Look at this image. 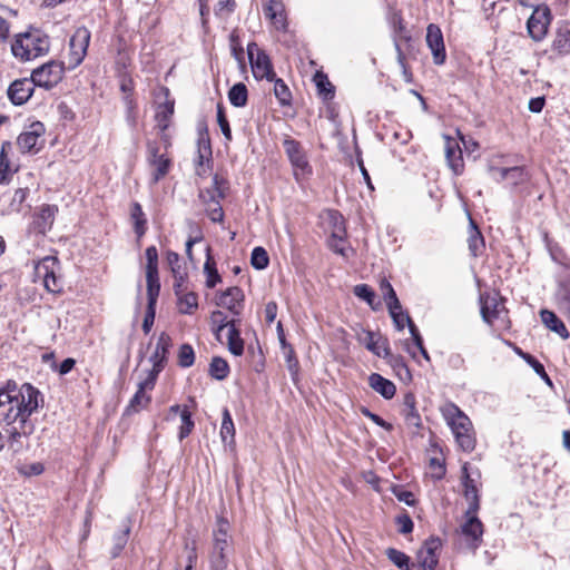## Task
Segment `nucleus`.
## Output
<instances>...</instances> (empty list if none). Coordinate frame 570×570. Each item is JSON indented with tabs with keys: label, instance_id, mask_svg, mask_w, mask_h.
<instances>
[{
	"label": "nucleus",
	"instance_id": "20",
	"mask_svg": "<svg viewBox=\"0 0 570 570\" xmlns=\"http://www.w3.org/2000/svg\"><path fill=\"white\" fill-rule=\"evenodd\" d=\"M358 341L379 357L387 358L391 356L387 338L382 337L372 331L363 330L358 335Z\"/></svg>",
	"mask_w": 570,
	"mask_h": 570
},
{
	"label": "nucleus",
	"instance_id": "36",
	"mask_svg": "<svg viewBox=\"0 0 570 570\" xmlns=\"http://www.w3.org/2000/svg\"><path fill=\"white\" fill-rule=\"evenodd\" d=\"M353 293L360 299L365 301L367 303V305L373 311H376L381 307V302L376 299L375 292L373 291V288L370 285H367V284L355 285L353 288Z\"/></svg>",
	"mask_w": 570,
	"mask_h": 570
},
{
	"label": "nucleus",
	"instance_id": "63",
	"mask_svg": "<svg viewBox=\"0 0 570 570\" xmlns=\"http://www.w3.org/2000/svg\"><path fill=\"white\" fill-rule=\"evenodd\" d=\"M174 276V292L177 295L179 294H183L186 292V278H187V273L184 271V272H180L179 274H175L173 275Z\"/></svg>",
	"mask_w": 570,
	"mask_h": 570
},
{
	"label": "nucleus",
	"instance_id": "45",
	"mask_svg": "<svg viewBox=\"0 0 570 570\" xmlns=\"http://www.w3.org/2000/svg\"><path fill=\"white\" fill-rule=\"evenodd\" d=\"M557 302L560 311L570 318V282L561 284L557 292Z\"/></svg>",
	"mask_w": 570,
	"mask_h": 570
},
{
	"label": "nucleus",
	"instance_id": "8",
	"mask_svg": "<svg viewBox=\"0 0 570 570\" xmlns=\"http://www.w3.org/2000/svg\"><path fill=\"white\" fill-rule=\"evenodd\" d=\"M552 20L551 10L548 6H538L527 21V30L530 38L535 41H542L549 30Z\"/></svg>",
	"mask_w": 570,
	"mask_h": 570
},
{
	"label": "nucleus",
	"instance_id": "54",
	"mask_svg": "<svg viewBox=\"0 0 570 570\" xmlns=\"http://www.w3.org/2000/svg\"><path fill=\"white\" fill-rule=\"evenodd\" d=\"M217 122L219 125V128H220L225 139L230 141L232 138H233L232 137V130H230V127H229V122H228V120L226 118L224 108L220 105L217 106Z\"/></svg>",
	"mask_w": 570,
	"mask_h": 570
},
{
	"label": "nucleus",
	"instance_id": "25",
	"mask_svg": "<svg viewBox=\"0 0 570 570\" xmlns=\"http://www.w3.org/2000/svg\"><path fill=\"white\" fill-rule=\"evenodd\" d=\"M551 50L557 57L570 53V26L568 23L557 28Z\"/></svg>",
	"mask_w": 570,
	"mask_h": 570
},
{
	"label": "nucleus",
	"instance_id": "56",
	"mask_svg": "<svg viewBox=\"0 0 570 570\" xmlns=\"http://www.w3.org/2000/svg\"><path fill=\"white\" fill-rule=\"evenodd\" d=\"M236 2L234 0H218L215 7V14L229 16L235 11Z\"/></svg>",
	"mask_w": 570,
	"mask_h": 570
},
{
	"label": "nucleus",
	"instance_id": "52",
	"mask_svg": "<svg viewBox=\"0 0 570 570\" xmlns=\"http://www.w3.org/2000/svg\"><path fill=\"white\" fill-rule=\"evenodd\" d=\"M210 322L217 340H219L220 332L226 327H230L232 323V321L226 320V315L222 311H214L210 315Z\"/></svg>",
	"mask_w": 570,
	"mask_h": 570
},
{
	"label": "nucleus",
	"instance_id": "41",
	"mask_svg": "<svg viewBox=\"0 0 570 570\" xmlns=\"http://www.w3.org/2000/svg\"><path fill=\"white\" fill-rule=\"evenodd\" d=\"M386 557L401 570H414L415 563L410 562V557L394 548L386 550Z\"/></svg>",
	"mask_w": 570,
	"mask_h": 570
},
{
	"label": "nucleus",
	"instance_id": "21",
	"mask_svg": "<svg viewBox=\"0 0 570 570\" xmlns=\"http://www.w3.org/2000/svg\"><path fill=\"white\" fill-rule=\"evenodd\" d=\"M35 87L31 78L17 79L8 88V98L13 105L21 106L31 98Z\"/></svg>",
	"mask_w": 570,
	"mask_h": 570
},
{
	"label": "nucleus",
	"instance_id": "59",
	"mask_svg": "<svg viewBox=\"0 0 570 570\" xmlns=\"http://www.w3.org/2000/svg\"><path fill=\"white\" fill-rule=\"evenodd\" d=\"M167 263L170 267L173 275L179 274L180 272L185 271V268L180 264L179 255L175 252L167 253Z\"/></svg>",
	"mask_w": 570,
	"mask_h": 570
},
{
	"label": "nucleus",
	"instance_id": "22",
	"mask_svg": "<svg viewBox=\"0 0 570 570\" xmlns=\"http://www.w3.org/2000/svg\"><path fill=\"white\" fill-rule=\"evenodd\" d=\"M244 297V293L238 286L228 287L218 294L216 305L227 308L235 315H239Z\"/></svg>",
	"mask_w": 570,
	"mask_h": 570
},
{
	"label": "nucleus",
	"instance_id": "37",
	"mask_svg": "<svg viewBox=\"0 0 570 570\" xmlns=\"http://www.w3.org/2000/svg\"><path fill=\"white\" fill-rule=\"evenodd\" d=\"M130 522L127 520L122 524V529L116 533L112 538L114 544L110 550L111 558H117L120 556L121 551L126 547L130 533Z\"/></svg>",
	"mask_w": 570,
	"mask_h": 570
},
{
	"label": "nucleus",
	"instance_id": "46",
	"mask_svg": "<svg viewBox=\"0 0 570 570\" xmlns=\"http://www.w3.org/2000/svg\"><path fill=\"white\" fill-rule=\"evenodd\" d=\"M149 164L155 167L154 180L158 181L163 178L169 170L170 160L164 154L156 158H150Z\"/></svg>",
	"mask_w": 570,
	"mask_h": 570
},
{
	"label": "nucleus",
	"instance_id": "55",
	"mask_svg": "<svg viewBox=\"0 0 570 570\" xmlns=\"http://www.w3.org/2000/svg\"><path fill=\"white\" fill-rule=\"evenodd\" d=\"M230 50L232 56L239 62L243 63L244 61V49L239 43L238 35L234 31L232 32L230 37Z\"/></svg>",
	"mask_w": 570,
	"mask_h": 570
},
{
	"label": "nucleus",
	"instance_id": "57",
	"mask_svg": "<svg viewBox=\"0 0 570 570\" xmlns=\"http://www.w3.org/2000/svg\"><path fill=\"white\" fill-rule=\"evenodd\" d=\"M147 264L146 271H158V252L155 246H149L145 252Z\"/></svg>",
	"mask_w": 570,
	"mask_h": 570
},
{
	"label": "nucleus",
	"instance_id": "15",
	"mask_svg": "<svg viewBox=\"0 0 570 570\" xmlns=\"http://www.w3.org/2000/svg\"><path fill=\"white\" fill-rule=\"evenodd\" d=\"M161 94L164 95L165 101L159 102L157 105L155 119L157 122V127L161 131V138L168 144V136L165 131L169 128L171 124V118L175 112V100L170 98L169 89L166 87H161Z\"/></svg>",
	"mask_w": 570,
	"mask_h": 570
},
{
	"label": "nucleus",
	"instance_id": "64",
	"mask_svg": "<svg viewBox=\"0 0 570 570\" xmlns=\"http://www.w3.org/2000/svg\"><path fill=\"white\" fill-rule=\"evenodd\" d=\"M448 365L453 370H464L465 358L461 353H452L448 357Z\"/></svg>",
	"mask_w": 570,
	"mask_h": 570
},
{
	"label": "nucleus",
	"instance_id": "6",
	"mask_svg": "<svg viewBox=\"0 0 570 570\" xmlns=\"http://www.w3.org/2000/svg\"><path fill=\"white\" fill-rule=\"evenodd\" d=\"M478 512H471L466 509L464 513V522L460 527V531L465 539L466 548L475 552L481 546L483 539L484 527L478 518Z\"/></svg>",
	"mask_w": 570,
	"mask_h": 570
},
{
	"label": "nucleus",
	"instance_id": "43",
	"mask_svg": "<svg viewBox=\"0 0 570 570\" xmlns=\"http://www.w3.org/2000/svg\"><path fill=\"white\" fill-rule=\"evenodd\" d=\"M178 308L183 314H191L198 306L197 295L194 292H185L177 295Z\"/></svg>",
	"mask_w": 570,
	"mask_h": 570
},
{
	"label": "nucleus",
	"instance_id": "47",
	"mask_svg": "<svg viewBox=\"0 0 570 570\" xmlns=\"http://www.w3.org/2000/svg\"><path fill=\"white\" fill-rule=\"evenodd\" d=\"M328 216L331 223L333 224L332 234L334 236V240L342 242L343 238L345 237V226L342 215L336 210H331L328 212Z\"/></svg>",
	"mask_w": 570,
	"mask_h": 570
},
{
	"label": "nucleus",
	"instance_id": "17",
	"mask_svg": "<svg viewBox=\"0 0 570 570\" xmlns=\"http://www.w3.org/2000/svg\"><path fill=\"white\" fill-rule=\"evenodd\" d=\"M426 45L430 48L433 57V62L441 66L445 62L446 51L443 40V33L439 26L430 23L426 28Z\"/></svg>",
	"mask_w": 570,
	"mask_h": 570
},
{
	"label": "nucleus",
	"instance_id": "16",
	"mask_svg": "<svg viewBox=\"0 0 570 570\" xmlns=\"http://www.w3.org/2000/svg\"><path fill=\"white\" fill-rule=\"evenodd\" d=\"M58 264L59 262L56 257L46 256L35 267L36 274L43 277V285L50 293H59L62 288L55 273Z\"/></svg>",
	"mask_w": 570,
	"mask_h": 570
},
{
	"label": "nucleus",
	"instance_id": "44",
	"mask_svg": "<svg viewBox=\"0 0 570 570\" xmlns=\"http://www.w3.org/2000/svg\"><path fill=\"white\" fill-rule=\"evenodd\" d=\"M314 81L317 87L318 94L323 96L325 100L334 97V86L330 82L327 76L321 71L314 76Z\"/></svg>",
	"mask_w": 570,
	"mask_h": 570
},
{
	"label": "nucleus",
	"instance_id": "42",
	"mask_svg": "<svg viewBox=\"0 0 570 570\" xmlns=\"http://www.w3.org/2000/svg\"><path fill=\"white\" fill-rule=\"evenodd\" d=\"M209 374L218 381L225 380L229 374L228 363L219 356L213 357L209 364Z\"/></svg>",
	"mask_w": 570,
	"mask_h": 570
},
{
	"label": "nucleus",
	"instance_id": "40",
	"mask_svg": "<svg viewBox=\"0 0 570 570\" xmlns=\"http://www.w3.org/2000/svg\"><path fill=\"white\" fill-rule=\"evenodd\" d=\"M228 99L234 107L246 106L248 99L246 86L243 82L235 83L228 91Z\"/></svg>",
	"mask_w": 570,
	"mask_h": 570
},
{
	"label": "nucleus",
	"instance_id": "29",
	"mask_svg": "<svg viewBox=\"0 0 570 570\" xmlns=\"http://www.w3.org/2000/svg\"><path fill=\"white\" fill-rule=\"evenodd\" d=\"M445 157L453 173L455 175L462 174L464 167L462 151L459 145L450 138L446 139Z\"/></svg>",
	"mask_w": 570,
	"mask_h": 570
},
{
	"label": "nucleus",
	"instance_id": "51",
	"mask_svg": "<svg viewBox=\"0 0 570 570\" xmlns=\"http://www.w3.org/2000/svg\"><path fill=\"white\" fill-rule=\"evenodd\" d=\"M222 200H210L203 203L209 219L214 223H219L224 219V210L220 204Z\"/></svg>",
	"mask_w": 570,
	"mask_h": 570
},
{
	"label": "nucleus",
	"instance_id": "11",
	"mask_svg": "<svg viewBox=\"0 0 570 570\" xmlns=\"http://www.w3.org/2000/svg\"><path fill=\"white\" fill-rule=\"evenodd\" d=\"M45 125L40 121H35L28 126L17 138V146L21 153H38L42 147L39 144L45 134ZM43 142V140H41Z\"/></svg>",
	"mask_w": 570,
	"mask_h": 570
},
{
	"label": "nucleus",
	"instance_id": "19",
	"mask_svg": "<svg viewBox=\"0 0 570 570\" xmlns=\"http://www.w3.org/2000/svg\"><path fill=\"white\" fill-rule=\"evenodd\" d=\"M461 484L463 487V495L468 501V509L471 512H479L480 495L476 487V480L469 472V463L462 465Z\"/></svg>",
	"mask_w": 570,
	"mask_h": 570
},
{
	"label": "nucleus",
	"instance_id": "33",
	"mask_svg": "<svg viewBox=\"0 0 570 570\" xmlns=\"http://www.w3.org/2000/svg\"><path fill=\"white\" fill-rule=\"evenodd\" d=\"M237 322L232 320L230 327H228L227 346L232 354L240 356L244 353V341L240 337Z\"/></svg>",
	"mask_w": 570,
	"mask_h": 570
},
{
	"label": "nucleus",
	"instance_id": "31",
	"mask_svg": "<svg viewBox=\"0 0 570 570\" xmlns=\"http://www.w3.org/2000/svg\"><path fill=\"white\" fill-rule=\"evenodd\" d=\"M57 212L58 207L55 205H45L41 207L35 219V225L39 233L45 234L51 228Z\"/></svg>",
	"mask_w": 570,
	"mask_h": 570
},
{
	"label": "nucleus",
	"instance_id": "10",
	"mask_svg": "<svg viewBox=\"0 0 570 570\" xmlns=\"http://www.w3.org/2000/svg\"><path fill=\"white\" fill-rule=\"evenodd\" d=\"M380 288L395 327L402 331L406 324V316L410 315L402 311L396 293L387 279L384 278L381 281Z\"/></svg>",
	"mask_w": 570,
	"mask_h": 570
},
{
	"label": "nucleus",
	"instance_id": "4",
	"mask_svg": "<svg viewBox=\"0 0 570 570\" xmlns=\"http://www.w3.org/2000/svg\"><path fill=\"white\" fill-rule=\"evenodd\" d=\"M232 549L230 524L222 515L217 517L215 528L212 533V549L208 559H227V553Z\"/></svg>",
	"mask_w": 570,
	"mask_h": 570
},
{
	"label": "nucleus",
	"instance_id": "23",
	"mask_svg": "<svg viewBox=\"0 0 570 570\" xmlns=\"http://www.w3.org/2000/svg\"><path fill=\"white\" fill-rule=\"evenodd\" d=\"M228 189V181L224 179L222 176L215 175L213 178L212 186L202 189L199 193V198L202 203H207L210 200H222L227 196Z\"/></svg>",
	"mask_w": 570,
	"mask_h": 570
},
{
	"label": "nucleus",
	"instance_id": "61",
	"mask_svg": "<svg viewBox=\"0 0 570 570\" xmlns=\"http://www.w3.org/2000/svg\"><path fill=\"white\" fill-rule=\"evenodd\" d=\"M405 422L410 426L419 428L421 425V416L415 407L403 410Z\"/></svg>",
	"mask_w": 570,
	"mask_h": 570
},
{
	"label": "nucleus",
	"instance_id": "32",
	"mask_svg": "<svg viewBox=\"0 0 570 570\" xmlns=\"http://www.w3.org/2000/svg\"><path fill=\"white\" fill-rule=\"evenodd\" d=\"M480 312L482 320L492 325L493 321L498 317V302L495 298L490 297L488 294L480 295Z\"/></svg>",
	"mask_w": 570,
	"mask_h": 570
},
{
	"label": "nucleus",
	"instance_id": "9",
	"mask_svg": "<svg viewBox=\"0 0 570 570\" xmlns=\"http://www.w3.org/2000/svg\"><path fill=\"white\" fill-rule=\"evenodd\" d=\"M90 31L86 27H79L69 41V68L78 67L87 55V49L90 42Z\"/></svg>",
	"mask_w": 570,
	"mask_h": 570
},
{
	"label": "nucleus",
	"instance_id": "58",
	"mask_svg": "<svg viewBox=\"0 0 570 570\" xmlns=\"http://www.w3.org/2000/svg\"><path fill=\"white\" fill-rule=\"evenodd\" d=\"M396 523L399 525V531L403 534L411 533L413 531V521L409 514H402L396 518Z\"/></svg>",
	"mask_w": 570,
	"mask_h": 570
},
{
	"label": "nucleus",
	"instance_id": "38",
	"mask_svg": "<svg viewBox=\"0 0 570 570\" xmlns=\"http://www.w3.org/2000/svg\"><path fill=\"white\" fill-rule=\"evenodd\" d=\"M204 273L206 275V286L214 288L218 283L222 282V277L216 268V263L210 255V248H207V257L204 264Z\"/></svg>",
	"mask_w": 570,
	"mask_h": 570
},
{
	"label": "nucleus",
	"instance_id": "34",
	"mask_svg": "<svg viewBox=\"0 0 570 570\" xmlns=\"http://www.w3.org/2000/svg\"><path fill=\"white\" fill-rule=\"evenodd\" d=\"M130 218L134 224V230L138 238L142 237L147 230V219L139 203L135 202L130 208Z\"/></svg>",
	"mask_w": 570,
	"mask_h": 570
},
{
	"label": "nucleus",
	"instance_id": "14",
	"mask_svg": "<svg viewBox=\"0 0 570 570\" xmlns=\"http://www.w3.org/2000/svg\"><path fill=\"white\" fill-rule=\"evenodd\" d=\"M442 547V542L438 537H430L424 541L423 547L417 551V564L419 570H435L439 563V553Z\"/></svg>",
	"mask_w": 570,
	"mask_h": 570
},
{
	"label": "nucleus",
	"instance_id": "24",
	"mask_svg": "<svg viewBox=\"0 0 570 570\" xmlns=\"http://www.w3.org/2000/svg\"><path fill=\"white\" fill-rule=\"evenodd\" d=\"M12 149L10 141H4L0 150V184H8L14 173L18 171V166L13 164L8 154Z\"/></svg>",
	"mask_w": 570,
	"mask_h": 570
},
{
	"label": "nucleus",
	"instance_id": "28",
	"mask_svg": "<svg viewBox=\"0 0 570 570\" xmlns=\"http://www.w3.org/2000/svg\"><path fill=\"white\" fill-rule=\"evenodd\" d=\"M469 236H468V247L470 250V254L473 257H479L483 254L485 249V243L483 235L481 234L480 229L478 228L476 224L472 218H470L469 224Z\"/></svg>",
	"mask_w": 570,
	"mask_h": 570
},
{
	"label": "nucleus",
	"instance_id": "62",
	"mask_svg": "<svg viewBox=\"0 0 570 570\" xmlns=\"http://www.w3.org/2000/svg\"><path fill=\"white\" fill-rule=\"evenodd\" d=\"M269 20L276 30H285L287 24L284 8L281 11H277V13H271Z\"/></svg>",
	"mask_w": 570,
	"mask_h": 570
},
{
	"label": "nucleus",
	"instance_id": "53",
	"mask_svg": "<svg viewBox=\"0 0 570 570\" xmlns=\"http://www.w3.org/2000/svg\"><path fill=\"white\" fill-rule=\"evenodd\" d=\"M195 362V353L189 344H183L178 352V364L179 366L187 368L190 367Z\"/></svg>",
	"mask_w": 570,
	"mask_h": 570
},
{
	"label": "nucleus",
	"instance_id": "18",
	"mask_svg": "<svg viewBox=\"0 0 570 570\" xmlns=\"http://www.w3.org/2000/svg\"><path fill=\"white\" fill-rule=\"evenodd\" d=\"M156 381L157 380H154L153 376H146L138 383V390L131 397L126 409V413H138L150 403L151 397L147 394V391H151L155 387Z\"/></svg>",
	"mask_w": 570,
	"mask_h": 570
},
{
	"label": "nucleus",
	"instance_id": "13",
	"mask_svg": "<svg viewBox=\"0 0 570 570\" xmlns=\"http://www.w3.org/2000/svg\"><path fill=\"white\" fill-rule=\"evenodd\" d=\"M171 346V337L166 332L160 333L158 336L156 347L151 356L149 357V362L153 364V367L147 371L146 376H153L154 380H157L159 373L164 370L165 364L167 362V354Z\"/></svg>",
	"mask_w": 570,
	"mask_h": 570
},
{
	"label": "nucleus",
	"instance_id": "50",
	"mask_svg": "<svg viewBox=\"0 0 570 570\" xmlns=\"http://www.w3.org/2000/svg\"><path fill=\"white\" fill-rule=\"evenodd\" d=\"M180 420L181 424L179 426L178 438L180 441H183L191 433L195 426L194 421L191 420V413L188 411L186 406H184V409L181 410Z\"/></svg>",
	"mask_w": 570,
	"mask_h": 570
},
{
	"label": "nucleus",
	"instance_id": "30",
	"mask_svg": "<svg viewBox=\"0 0 570 570\" xmlns=\"http://www.w3.org/2000/svg\"><path fill=\"white\" fill-rule=\"evenodd\" d=\"M541 321L550 331L558 334L562 340H568L570 336L564 323L557 316V314L549 309L540 312Z\"/></svg>",
	"mask_w": 570,
	"mask_h": 570
},
{
	"label": "nucleus",
	"instance_id": "5",
	"mask_svg": "<svg viewBox=\"0 0 570 570\" xmlns=\"http://www.w3.org/2000/svg\"><path fill=\"white\" fill-rule=\"evenodd\" d=\"M247 55L255 79L274 80L276 75L272 61L268 55L262 50L256 42H249L247 45Z\"/></svg>",
	"mask_w": 570,
	"mask_h": 570
},
{
	"label": "nucleus",
	"instance_id": "35",
	"mask_svg": "<svg viewBox=\"0 0 570 570\" xmlns=\"http://www.w3.org/2000/svg\"><path fill=\"white\" fill-rule=\"evenodd\" d=\"M220 438L225 444L232 445L235 443V426H234V422H233L230 412L227 407L223 409Z\"/></svg>",
	"mask_w": 570,
	"mask_h": 570
},
{
	"label": "nucleus",
	"instance_id": "39",
	"mask_svg": "<svg viewBox=\"0 0 570 570\" xmlns=\"http://www.w3.org/2000/svg\"><path fill=\"white\" fill-rule=\"evenodd\" d=\"M147 296L150 305H156L160 292L158 271H146Z\"/></svg>",
	"mask_w": 570,
	"mask_h": 570
},
{
	"label": "nucleus",
	"instance_id": "48",
	"mask_svg": "<svg viewBox=\"0 0 570 570\" xmlns=\"http://www.w3.org/2000/svg\"><path fill=\"white\" fill-rule=\"evenodd\" d=\"M250 264L255 269H265L269 264L267 252L261 246L255 247L252 252Z\"/></svg>",
	"mask_w": 570,
	"mask_h": 570
},
{
	"label": "nucleus",
	"instance_id": "2",
	"mask_svg": "<svg viewBox=\"0 0 570 570\" xmlns=\"http://www.w3.org/2000/svg\"><path fill=\"white\" fill-rule=\"evenodd\" d=\"M442 414L455 438L458 446L464 452H472L475 449L476 438L469 416L454 403L445 404L442 407Z\"/></svg>",
	"mask_w": 570,
	"mask_h": 570
},
{
	"label": "nucleus",
	"instance_id": "27",
	"mask_svg": "<svg viewBox=\"0 0 570 570\" xmlns=\"http://www.w3.org/2000/svg\"><path fill=\"white\" fill-rule=\"evenodd\" d=\"M368 385L386 400L392 399L396 392L395 384L377 373H372L368 376Z\"/></svg>",
	"mask_w": 570,
	"mask_h": 570
},
{
	"label": "nucleus",
	"instance_id": "7",
	"mask_svg": "<svg viewBox=\"0 0 570 570\" xmlns=\"http://www.w3.org/2000/svg\"><path fill=\"white\" fill-rule=\"evenodd\" d=\"M63 72V65L52 60L35 69L31 73V80L35 86L48 90L61 81Z\"/></svg>",
	"mask_w": 570,
	"mask_h": 570
},
{
	"label": "nucleus",
	"instance_id": "3",
	"mask_svg": "<svg viewBox=\"0 0 570 570\" xmlns=\"http://www.w3.org/2000/svg\"><path fill=\"white\" fill-rule=\"evenodd\" d=\"M50 39L40 30L19 35L11 46L12 55L22 61L33 60L49 52Z\"/></svg>",
	"mask_w": 570,
	"mask_h": 570
},
{
	"label": "nucleus",
	"instance_id": "60",
	"mask_svg": "<svg viewBox=\"0 0 570 570\" xmlns=\"http://www.w3.org/2000/svg\"><path fill=\"white\" fill-rule=\"evenodd\" d=\"M524 360L528 362V364L531 365V367L534 370V372L537 374L544 377L547 380V382L549 384H551V381H550L548 374L546 373L544 366L537 358L527 354V355H524Z\"/></svg>",
	"mask_w": 570,
	"mask_h": 570
},
{
	"label": "nucleus",
	"instance_id": "49",
	"mask_svg": "<svg viewBox=\"0 0 570 570\" xmlns=\"http://www.w3.org/2000/svg\"><path fill=\"white\" fill-rule=\"evenodd\" d=\"M275 83H274V94H275V97L278 99L279 104L282 106H287L291 104V100H292V94L288 89V87L286 86V83L283 81V79H276L274 78L273 80Z\"/></svg>",
	"mask_w": 570,
	"mask_h": 570
},
{
	"label": "nucleus",
	"instance_id": "12",
	"mask_svg": "<svg viewBox=\"0 0 570 570\" xmlns=\"http://www.w3.org/2000/svg\"><path fill=\"white\" fill-rule=\"evenodd\" d=\"M283 147L292 166L294 167V175L296 178L299 174L305 175L311 173V166L299 141L287 137L283 141Z\"/></svg>",
	"mask_w": 570,
	"mask_h": 570
},
{
	"label": "nucleus",
	"instance_id": "1",
	"mask_svg": "<svg viewBox=\"0 0 570 570\" xmlns=\"http://www.w3.org/2000/svg\"><path fill=\"white\" fill-rule=\"evenodd\" d=\"M38 389L30 383L18 386L13 380H8L0 386V423H4V432L11 445L21 444L22 438L35 432L36 424L31 415L42 403Z\"/></svg>",
	"mask_w": 570,
	"mask_h": 570
},
{
	"label": "nucleus",
	"instance_id": "26",
	"mask_svg": "<svg viewBox=\"0 0 570 570\" xmlns=\"http://www.w3.org/2000/svg\"><path fill=\"white\" fill-rule=\"evenodd\" d=\"M499 175L498 180H508L513 187L524 184L529 180V174L524 167L492 168Z\"/></svg>",
	"mask_w": 570,
	"mask_h": 570
}]
</instances>
